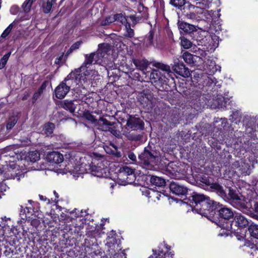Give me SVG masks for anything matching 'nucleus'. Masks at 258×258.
<instances>
[{"instance_id": "nucleus-63", "label": "nucleus", "mask_w": 258, "mask_h": 258, "mask_svg": "<svg viewBox=\"0 0 258 258\" xmlns=\"http://www.w3.org/2000/svg\"><path fill=\"white\" fill-rule=\"evenodd\" d=\"M4 235V230L2 226H0V237Z\"/></svg>"}, {"instance_id": "nucleus-2", "label": "nucleus", "mask_w": 258, "mask_h": 258, "mask_svg": "<svg viewBox=\"0 0 258 258\" xmlns=\"http://www.w3.org/2000/svg\"><path fill=\"white\" fill-rule=\"evenodd\" d=\"M99 58L97 54L95 52H92L90 54H87L85 55V61L82 66L76 69L74 72L78 76L79 74H82V80L84 82L88 80L92 79L93 75H95L96 72L95 70H88L89 66L93 63H96L99 61Z\"/></svg>"}, {"instance_id": "nucleus-51", "label": "nucleus", "mask_w": 258, "mask_h": 258, "mask_svg": "<svg viewBox=\"0 0 258 258\" xmlns=\"http://www.w3.org/2000/svg\"><path fill=\"white\" fill-rule=\"evenodd\" d=\"M13 250H12L11 248L6 247V250L4 251V253L7 256H10L11 254L13 253Z\"/></svg>"}, {"instance_id": "nucleus-37", "label": "nucleus", "mask_w": 258, "mask_h": 258, "mask_svg": "<svg viewBox=\"0 0 258 258\" xmlns=\"http://www.w3.org/2000/svg\"><path fill=\"white\" fill-rule=\"evenodd\" d=\"M154 37V32L151 30L146 36L145 41L147 43V45L149 46L153 44V40Z\"/></svg>"}, {"instance_id": "nucleus-43", "label": "nucleus", "mask_w": 258, "mask_h": 258, "mask_svg": "<svg viewBox=\"0 0 258 258\" xmlns=\"http://www.w3.org/2000/svg\"><path fill=\"white\" fill-rule=\"evenodd\" d=\"M13 24L14 23H12L10 24L9 26L4 30L1 36V38H5L9 35L13 28Z\"/></svg>"}, {"instance_id": "nucleus-56", "label": "nucleus", "mask_w": 258, "mask_h": 258, "mask_svg": "<svg viewBox=\"0 0 258 258\" xmlns=\"http://www.w3.org/2000/svg\"><path fill=\"white\" fill-rule=\"evenodd\" d=\"M45 83L46 82H44L42 85L40 87V88L38 89L39 91H40V92H41L42 93L43 92V90L45 89V87H46V85H45Z\"/></svg>"}, {"instance_id": "nucleus-18", "label": "nucleus", "mask_w": 258, "mask_h": 258, "mask_svg": "<svg viewBox=\"0 0 258 258\" xmlns=\"http://www.w3.org/2000/svg\"><path fill=\"white\" fill-rule=\"evenodd\" d=\"M75 102L78 103V101L76 100H65L62 102L61 106L63 108L69 110L71 113H74L78 105V104H76Z\"/></svg>"}, {"instance_id": "nucleus-46", "label": "nucleus", "mask_w": 258, "mask_h": 258, "mask_svg": "<svg viewBox=\"0 0 258 258\" xmlns=\"http://www.w3.org/2000/svg\"><path fill=\"white\" fill-rule=\"evenodd\" d=\"M253 209L255 213H252L251 214L252 217L254 219L258 220V203H255L253 205Z\"/></svg>"}, {"instance_id": "nucleus-48", "label": "nucleus", "mask_w": 258, "mask_h": 258, "mask_svg": "<svg viewBox=\"0 0 258 258\" xmlns=\"http://www.w3.org/2000/svg\"><path fill=\"white\" fill-rule=\"evenodd\" d=\"M19 11V7L18 6H13L10 9V12L13 15L17 14Z\"/></svg>"}, {"instance_id": "nucleus-25", "label": "nucleus", "mask_w": 258, "mask_h": 258, "mask_svg": "<svg viewBox=\"0 0 258 258\" xmlns=\"http://www.w3.org/2000/svg\"><path fill=\"white\" fill-rule=\"evenodd\" d=\"M132 172L133 169L127 166H124L121 168L118 175L119 180L121 181L124 180L125 177H126V176Z\"/></svg>"}, {"instance_id": "nucleus-34", "label": "nucleus", "mask_w": 258, "mask_h": 258, "mask_svg": "<svg viewBox=\"0 0 258 258\" xmlns=\"http://www.w3.org/2000/svg\"><path fill=\"white\" fill-rule=\"evenodd\" d=\"M212 204H210V212L211 215H213L215 213V211H218L219 212V210L222 207V205H220L219 203H217L213 200Z\"/></svg>"}, {"instance_id": "nucleus-45", "label": "nucleus", "mask_w": 258, "mask_h": 258, "mask_svg": "<svg viewBox=\"0 0 258 258\" xmlns=\"http://www.w3.org/2000/svg\"><path fill=\"white\" fill-rule=\"evenodd\" d=\"M107 131L110 132L112 135H113L116 137L118 138L121 137V135L120 132L119 131L116 130L114 127H111V126L109 127V130Z\"/></svg>"}, {"instance_id": "nucleus-64", "label": "nucleus", "mask_w": 258, "mask_h": 258, "mask_svg": "<svg viewBox=\"0 0 258 258\" xmlns=\"http://www.w3.org/2000/svg\"><path fill=\"white\" fill-rule=\"evenodd\" d=\"M189 10L195 9H198V7H196L194 5H190L189 6Z\"/></svg>"}, {"instance_id": "nucleus-52", "label": "nucleus", "mask_w": 258, "mask_h": 258, "mask_svg": "<svg viewBox=\"0 0 258 258\" xmlns=\"http://www.w3.org/2000/svg\"><path fill=\"white\" fill-rule=\"evenodd\" d=\"M127 156L128 158L132 161L135 162L136 161V156L133 152H130Z\"/></svg>"}, {"instance_id": "nucleus-8", "label": "nucleus", "mask_w": 258, "mask_h": 258, "mask_svg": "<svg viewBox=\"0 0 258 258\" xmlns=\"http://www.w3.org/2000/svg\"><path fill=\"white\" fill-rule=\"evenodd\" d=\"M200 181L205 185L209 186L213 191L216 192L222 198L224 199L226 197V194L223 186L219 184L211 182L209 178L205 175H203L201 177Z\"/></svg>"}, {"instance_id": "nucleus-26", "label": "nucleus", "mask_w": 258, "mask_h": 258, "mask_svg": "<svg viewBox=\"0 0 258 258\" xmlns=\"http://www.w3.org/2000/svg\"><path fill=\"white\" fill-rule=\"evenodd\" d=\"M40 159V154L37 151L29 152L27 156V160L31 162H35Z\"/></svg>"}, {"instance_id": "nucleus-21", "label": "nucleus", "mask_w": 258, "mask_h": 258, "mask_svg": "<svg viewBox=\"0 0 258 258\" xmlns=\"http://www.w3.org/2000/svg\"><path fill=\"white\" fill-rule=\"evenodd\" d=\"M205 69L210 73H214L217 71L215 62L210 58H206L204 61Z\"/></svg>"}, {"instance_id": "nucleus-40", "label": "nucleus", "mask_w": 258, "mask_h": 258, "mask_svg": "<svg viewBox=\"0 0 258 258\" xmlns=\"http://www.w3.org/2000/svg\"><path fill=\"white\" fill-rule=\"evenodd\" d=\"M114 22V18L113 16H109L101 22V25L102 26H107Z\"/></svg>"}, {"instance_id": "nucleus-53", "label": "nucleus", "mask_w": 258, "mask_h": 258, "mask_svg": "<svg viewBox=\"0 0 258 258\" xmlns=\"http://www.w3.org/2000/svg\"><path fill=\"white\" fill-rule=\"evenodd\" d=\"M30 92L29 91H28V92L26 91L22 97V100H26L30 97Z\"/></svg>"}, {"instance_id": "nucleus-22", "label": "nucleus", "mask_w": 258, "mask_h": 258, "mask_svg": "<svg viewBox=\"0 0 258 258\" xmlns=\"http://www.w3.org/2000/svg\"><path fill=\"white\" fill-rule=\"evenodd\" d=\"M133 62L138 69L145 73V71L147 69L148 66V61L146 60L134 59H133Z\"/></svg>"}, {"instance_id": "nucleus-9", "label": "nucleus", "mask_w": 258, "mask_h": 258, "mask_svg": "<svg viewBox=\"0 0 258 258\" xmlns=\"http://www.w3.org/2000/svg\"><path fill=\"white\" fill-rule=\"evenodd\" d=\"M180 164L172 162L168 164L166 167V172L172 178H179L183 175V170L180 167Z\"/></svg>"}, {"instance_id": "nucleus-15", "label": "nucleus", "mask_w": 258, "mask_h": 258, "mask_svg": "<svg viewBox=\"0 0 258 258\" xmlns=\"http://www.w3.org/2000/svg\"><path fill=\"white\" fill-rule=\"evenodd\" d=\"M47 160L51 163L56 164L60 163L63 161V155L57 152H51L49 153L46 156Z\"/></svg>"}, {"instance_id": "nucleus-49", "label": "nucleus", "mask_w": 258, "mask_h": 258, "mask_svg": "<svg viewBox=\"0 0 258 258\" xmlns=\"http://www.w3.org/2000/svg\"><path fill=\"white\" fill-rule=\"evenodd\" d=\"M63 54L64 53H62L60 56H59L58 57H57L55 59V63L56 64H62L63 62L66 61V59L62 60L63 57Z\"/></svg>"}, {"instance_id": "nucleus-54", "label": "nucleus", "mask_w": 258, "mask_h": 258, "mask_svg": "<svg viewBox=\"0 0 258 258\" xmlns=\"http://www.w3.org/2000/svg\"><path fill=\"white\" fill-rule=\"evenodd\" d=\"M7 188V186L6 184L1 183L0 184V192H3V191H6ZM1 197V196L0 195V198Z\"/></svg>"}, {"instance_id": "nucleus-38", "label": "nucleus", "mask_w": 258, "mask_h": 258, "mask_svg": "<svg viewBox=\"0 0 258 258\" xmlns=\"http://www.w3.org/2000/svg\"><path fill=\"white\" fill-rule=\"evenodd\" d=\"M11 52H9L7 53V54H5L3 57L0 60V69H3L5 67V65L6 64L10 56L11 55Z\"/></svg>"}, {"instance_id": "nucleus-24", "label": "nucleus", "mask_w": 258, "mask_h": 258, "mask_svg": "<svg viewBox=\"0 0 258 258\" xmlns=\"http://www.w3.org/2000/svg\"><path fill=\"white\" fill-rule=\"evenodd\" d=\"M107 45L105 44H100L98 45V49L96 54H97V56L99 60H101L102 58L104 57L106 55L108 51V48L106 47Z\"/></svg>"}, {"instance_id": "nucleus-5", "label": "nucleus", "mask_w": 258, "mask_h": 258, "mask_svg": "<svg viewBox=\"0 0 258 258\" xmlns=\"http://www.w3.org/2000/svg\"><path fill=\"white\" fill-rule=\"evenodd\" d=\"M141 166L147 170H154L157 165L159 158L157 153L151 150L150 147H147L139 156Z\"/></svg>"}, {"instance_id": "nucleus-4", "label": "nucleus", "mask_w": 258, "mask_h": 258, "mask_svg": "<svg viewBox=\"0 0 258 258\" xmlns=\"http://www.w3.org/2000/svg\"><path fill=\"white\" fill-rule=\"evenodd\" d=\"M82 74H79L78 76L75 72H72L61 82L55 89L54 92L57 98L61 99L64 98L69 92L72 83L75 79L76 81L81 82Z\"/></svg>"}, {"instance_id": "nucleus-3", "label": "nucleus", "mask_w": 258, "mask_h": 258, "mask_svg": "<svg viewBox=\"0 0 258 258\" xmlns=\"http://www.w3.org/2000/svg\"><path fill=\"white\" fill-rule=\"evenodd\" d=\"M154 66L157 69H154L150 74V78L152 82L166 84L168 78L172 73L169 66L161 62H155Z\"/></svg>"}, {"instance_id": "nucleus-35", "label": "nucleus", "mask_w": 258, "mask_h": 258, "mask_svg": "<svg viewBox=\"0 0 258 258\" xmlns=\"http://www.w3.org/2000/svg\"><path fill=\"white\" fill-rule=\"evenodd\" d=\"M185 18L192 22H198L199 20V17L195 12H189L184 15Z\"/></svg>"}, {"instance_id": "nucleus-58", "label": "nucleus", "mask_w": 258, "mask_h": 258, "mask_svg": "<svg viewBox=\"0 0 258 258\" xmlns=\"http://www.w3.org/2000/svg\"><path fill=\"white\" fill-rule=\"evenodd\" d=\"M53 194L55 197V199H54V202H55L56 203L58 202V200L57 199L58 198V194L56 192L55 190H54L53 191Z\"/></svg>"}, {"instance_id": "nucleus-12", "label": "nucleus", "mask_w": 258, "mask_h": 258, "mask_svg": "<svg viewBox=\"0 0 258 258\" xmlns=\"http://www.w3.org/2000/svg\"><path fill=\"white\" fill-rule=\"evenodd\" d=\"M169 188L172 193L178 196L185 195L187 192L186 187L176 182H171L170 184Z\"/></svg>"}, {"instance_id": "nucleus-57", "label": "nucleus", "mask_w": 258, "mask_h": 258, "mask_svg": "<svg viewBox=\"0 0 258 258\" xmlns=\"http://www.w3.org/2000/svg\"><path fill=\"white\" fill-rule=\"evenodd\" d=\"M39 198H40V200L43 201H48L47 203H49V200H47V199L45 197H44L43 196H42V195H39Z\"/></svg>"}, {"instance_id": "nucleus-50", "label": "nucleus", "mask_w": 258, "mask_h": 258, "mask_svg": "<svg viewBox=\"0 0 258 258\" xmlns=\"http://www.w3.org/2000/svg\"><path fill=\"white\" fill-rule=\"evenodd\" d=\"M82 41H77V42H75L74 44H73L71 46V47L74 50H75L76 49H78L80 47V46L81 44H82Z\"/></svg>"}, {"instance_id": "nucleus-39", "label": "nucleus", "mask_w": 258, "mask_h": 258, "mask_svg": "<svg viewBox=\"0 0 258 258\" xmlns=\"http://www.w3.org/2000/svg\"><path fill=\"white\" fill-rule=\"evenodd\" d=\"M185 0H170V4L174 7L180 8L185 4Z\"/></svg>"}, {"instance_id": "nucleus-20", "label": "nucleus", "mask_w": 258, "mask_h": 258, "mask_svg": "<svg viewBox=\"0 0 258 258\" xmlns=\"http://www.w3.org/2000/svg\"><path fill=\"white\" fill-rule=\"evenodd\" d=\"M178 28L187 33H190L197 30L196 26L184 22H179Z\"/></svg>"}, {"instance_id": "nucleus-47", "label": "nucleus", "mask_w": 258, "mask_h": 258, "mask_svg": "<svg viewBox=\"0 0 258 258\" xmlns=\"http://www.w3.org/2000/svg\"><path fill=\"white\" fill-rule=\"evenodd\" d=\"M42 92L39 91L38 90L33 94L32 97V103H34L36 100L40 98L41 95L42 94Z\"/></svg>"}, {"instance_id": "nucleus-55", "label": "nucleus", "mask_w": 258, "mask_h": 258, "mask_svg": "<svg viewBox=\"0 0 258 258\" xmlns=\"http://www.w3.org/2000/svg\"><path fill=\"white\" fill-rule=\"evenodd\" d=\"M141 138V136L140 135H134L131 137V139L135 141H137Z\"/></svg>"}, {"instance_id": "nucleus-32", "label": "nucleus", "mask_w": 258, "mask_h": 258, "mask_svg": "<svg viewBox=\"0 0 258 258\" xmlns=\"http://www.w3.org/2000/svg\"><path fill=\"white\" fill-rule=\"evenodd\" d=\"M126 30L125 33L124 34V36L127 38H132L134 36V31L131 28L130 23H128L127 24L124 25Z\"/></svg>"}, {"instance_id": "nucleus-16", "label": "nucleus", "mask_w": 258, "mask_h": 258, "mask_svg": "<svg viewBox=\"0 0 258 258\" xmlns=\"http://www.w3.org/2000/svg\"><path fill=\"white\" fill-rule=\"evenodd\" d=\"M219 216L221 218H223L225 220H229L233 218L235 214H234L233 211L226 207H222L219 210Z\"/></svg>"}, {"instance_id": "nucleus-28", "label": "nucleus", "mask_w": 258, "mask_h": 258, "mask_svg": "<svg viewBox=\"0 0 258 258\" xmlns=\"http://www.w3.org/2000/svg\"><path fill=\"white\" fill-rule=\"evenodd\" d=\"M248 231L250 235L255 238L258 239V225L252 223L248 227Z\"/></svg>"}, {"instance_id": "nucleus-41", "label": "nucleus", "mask_w": 258, "mask_h": 258, "mask_svg": "<svg viewBox=\"0 0 258 258\" xmlns=\"http://www.w3.org/2000/svg\"><path fill=\"white\" fill-rule=\"evenodd\" d=\"M240 194H238L235 190L231 189L230 188L229 189V193L228 196L230 197V199L231 200V203H232L235 199H236L240 196Z\"/></svg>"}, {"instance_id": "nucleus-42", "label": "nucleus", "mask_w": 258, "mask_h": 258, "mask_svg": "<svg viewBox=\"0 0 258 258\" xmlns=\"http://www.w3.org/2000/svg\"><path fill=\"white\" fill-rule=\"evenodd\" d=\"M240 194H238L235 190L231 189L230 188L229 189V193L228 196L230 197V199L231 200V203H232L235 199H236L240 196Z\"/></svg>"}, {"instance_id": "nucleus-31", "label": "nucleus", "mask_w": 258, "mask_h": 258, "mask_svg": "<svg viewBox=\"0 0 258 258\" xmlns=\"http://www.w3.org/2000/svg\"><path fill=\"white\" fill-rule=\"evenodd\" d=\"M135 177L134 170H133V172L130 173L126 177H125L124 180L121 181V184L125 185L133 183L135 180Z\"/></svg>"}, {"instance_id": "nucleus-17", "label": "nucleus", "mask_w": 258, "mask_h": 258, "mask_svg": "<svg viewBox=\"0 0 258 258\" xmlns=\"http://www.w3.org/2000/svg\"><path fill=\"white\" fill-rule=\"evenodd\" d=\"M234 219L240 228L245 227L248 226L249 223L248 220L240 213H235Z\"/></svg>"}, {"instance_id": "nucleus-59", "label": "nucleus", "mask_w": 258, "mask_h": 258, "mask_svg": "<svg viewBox=\"0 0 258 258\" xmlns=\"http://www.w3.org/2000/svg\"><path fill=\"white\" fill-rule=\"evenodd\" d=\"M149 258H162V256H160V255L159 254L157 255V254L155 253H154L152 255H151Z\"/></svg>"}, {"instance_id": "nucleus-33", "label": "nucleus", "mask_w": 258, "mask_h": 258, "mask_svg": "<svg viewBox=\"0 0 258 258\" xmlns=\"http://www.w3.org/2000/svg\"><path fill=\"white\" fill-rule=\"evenodd\" d=\"M34 0H26L22 5V8L25 12L28 13L30 10Z\"/></svg>"}, {"instance_id": "nucleus-44", "label": "nucleus", "mask_w": 258, "mask_h": 258, "mask_svg": "<svg viewBox=\"0 0 258 258\" xmlns=\"http://www.w3.org/2000/svg\"><path fill=\"white\" fill-rule=\"evenodd\" d=\"M181 45L185 49H188L191 47L192 43L189 40L183 38L181 40Z\"/></svg>"}, {"instance_id": "nucleus-7", "label": "nucleus", "mask_w": 258, "mask_h": 258, "mask_svg": "<svg viewBox=\"0 0 258 258\" xmlns=\"http://www.w3.org/2000/svg\"><path fill=\"white\" fill-rule=\"evenodd\" d=\"M19 151H15L12 147L5 149L1 153L0 156V161L6 162V165L8 163L14 162L16 159L19 160Z\"/></svg>"}, {"instance_id": "nucleus-60", "label": "nucleus", "mask_w": 258, "mask_h": 258, "mask_svg": "<svg viewBox=\"0 0 258 258\" xmlns=\"http://www.w3.org/2000/svg\"><path fill=\"white\" fill-rule=\"evenodd\" d=\"M165 257L164 258H172V254H171V253L170 252H167L166 253H165Z\"/></svg>"}, {"instance_id": "nucleus-23", "label": "nucleus", "mask_w": 258, "mask_h": 258, "mask_svg": "<svg viewBox=\"0 0 258 258\" xmlns=\"http://www.w3.org/2000/svg\"><path fill=\"white\" fill-rule=\"evenodd\" d=\"M150 181L152 184L159 187L163 186L166 184L164 178L154 175L150 177Z\"/></svg>"}, {"instance_id": "nucleus-13", "label": "nucleus", "mask_w": 258, "mask_h": 258, "mask_svg": "<svg viewBox=\"0 0 258 258\" xmlns=\"http://www.w3.org/2000/svg\"><path fill=\"white\" fill-rule=\"evenodd\" d=\"M94 122L97 129L105 132L109 130V127L114 124V122H110L103 117L96 119Z\"/></svg>"}, {"instance_id": "nucleus-19", "label": "nucleus", "mask_w": 258, "mask_h": 258, "mask_svg": "<svg viewBox=\"0 0 258 258\" xmlns=\"http://www.w3.org/2000/svg\"><path fill=\"white\" fill-rule=\"evenodd\" d=\"M182 58L186 63L192 65H195V63L197 61V59H201V57L199 56L194 55L187 51L183 53Z\"/></svg>"}, {"instance_id": "nucleus-10", "label": "nucleus", "mask_w": 258, "mask_h": 258, "mask_svg": "<svg viewBox=\"0 0 258 258\" xmlns=\"http://www.w3.org/2000/svg\"><path fill=\"white\" fill-rule=\"evenodd\" d=\"M174 66L173 69L177 74L184 77H188L190 74L187 68H186L182 61H180L179 58L176 57L173 59Z\"/></svg>"}, {"instance_id": "nucleus-61", "label": "nucleus", "mask_w": 258, "mask_h": 258, "mask_svg": "<svg viewBox=\"0 0 258 258\" xmlns=\"http://www.w3.org/2000/svg\"><path fill=\"white\" fill-rule=\"evenodd\" d=\"M73 51L74 50L73 49H72L71 47H70L66 54V57H67V56H69L71 53H72Z\"/></svg>"}, {"instance_id": "nucleus-29", "label": "nucleus", "mask_w": 258, "mask_h": 258, "mask_svg": "<svg viewBox=\"0 0 258 258\" xmlns=\"http://www.w3.org/2000/svg\"><path fill=\"white\" fill-rule=\"evenodd\" d=\"M114 18V22H119L122 24L125 25L128 22L127 21V19L122 14H116L113 15Z\"/></svg>"}, {"instance_id": "nucleus-1", "label": "nucleus", "mask_w": 258, "mask_h": 258, "mask_svg": "<svg viewBox=\"0 0 258 258\" xmlns=\"http://www.w3.org/2000/svg\"><path fill=\"white\" fill-rule=\"evenodd\" d=\"M189 200L191 206L197 213L205 217L211 215L210 204L213 203V200H210L209 197L194 192L189 197Z\"/></svg>"}, {"instance_id": "nucleus-62", "label": "nucleus", "mask_w": 258, "mask_h": 258, "mask_svg": "<svg viewBox=\"0 0 258 258\" xmlns=\"http://www.w3.org/2000/svg\"><path fill=\"white\" fill-rule=\"evenodd\" d=\"M73 51L74 50L73 49H72L71 47H70L66 54V57H67V56H69L71 53H72Z\"/></svg>"}, {"instance_id": "nucleus-30", "label": "nucleus", "mask_w": 258, "mask_h": 258, "mask_svg": "<svg viewBox=\"0 0 258 258\" xmlns=\"http://www.w3.org/2000/svg\"><path fill=\"white\" fill-rule=\"evenodd\" d=\"M54 126V124L52 123H48L45 125L44 131L46 136H50L52 134Z\"/></svg>"}, {"instance_id": "nucleus-27", "label": "nucleus", "mask_w": 258, "mask_h": 258, "mask_svg": "<svg viewBox=\"0 0 258 258\" xmlns=\"http://www.w3.org/2000/svg\"><path fill=\"white\" fill-rule=\"evenodd\" d=\"M55 2L56 0H47V2L44 3L42 6L43 12L44 13H49L50 12L52 6Z\"/></svg>"}, {"instance_id": "nucleus-36", "label": "nucleus", "mask_w": 258, "mask_h": 258, "mask_svg": "<svg viewBox=\"0 0 258 258\" xmlns=\"http://www.w3.org/2000/svg\"><path fill=\"white\" fill-rule=\"evenodd\" d=\"M17 122V119L16 117L12 116L10 117L8 121L7 124V130H11L12 129L15 125Z\"/></svg>"}, {"instance_id": "nucleus-14", "label": "nucleus", "mask_w": 258, "mask_h": 258, "mask_svg": "<svg viewBox=\"0 0 258 258\" xmlns=\"http://www.w3.org/2000/svg\"><path fill=\"white\" fill-rule=\"evenodd\" d=\"M232 204L234 207L240 210L243 211L248 208L247 199L241 195H240L238 197L235 199Z\"/></svg>"}, {"instance_id": "nucleus-6", "label": "nucleus", "mask_w": 258, "mask_h": 258, "mask_svg": "<svg viewBox=\"0 0 258 258\" xmlns=\"http://www.w3.org/2000/svg\"><path fill=\"white\" fill-rule=\"evenodd\" d=\"M144 128V122L140 118L134 115H128L125 125V129H126L127 131L123 130V134L127 136L128 131H141L143 130Z\"/></svg>"}, {"instance_id": "nucleus-11", "label": "nucleus", "mask_w": 258, "mask_h": 258, "mask_svg": "<svg viewBox=\"0 0 258 258\" xmlns=\"http://www.w3.org/2000/svg\"><path fill=\"white\" fill-rule=\"evenodd\" d=\"M89 169L91 174L99 177H106L108 175V169L107 167H101L95 165H89Z\"/></svg>"}]
</instances>
